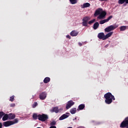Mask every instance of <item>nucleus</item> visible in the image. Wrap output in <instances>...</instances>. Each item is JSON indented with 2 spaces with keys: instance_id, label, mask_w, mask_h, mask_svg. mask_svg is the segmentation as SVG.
Segmentation results:
<instances>
[{
  "instance_id": "obj_1",
  "label": "nucleus",
  "mask_w": 128,
  "mask_h": 128,
  "mask_svg": "<svg viewBox=\"0 0 128 128\" xmlns=\"http://www.w3.org/2000/svg\"><path fill=\"white\" fill-rule=\"evenodd\" d=\"M104 98L105 100V102L107 104H110L112 102L113 100H116V98L112 94V93L108 92L104 95Z\"/></svg>"
},
{
  "instance_id": "obj_2",
  "label": "nucleus",
  "mask_w": 128,
  "mask_h": 128,
  "mask_svg": "<svg viewBox=\"0 0 128 128\" xmlns=\"http://www.w3.org/2000/svg\"><path fill=\"white\" fill-rule=\"evenodd\" d=\"M38 116V120L40 122H46L48 120V116L46 114H39Z\"/></svg>"
},
{
  "instance_id": "obj_3",
  "label": "nucleus",
  "mask_w": 128,
  "mask_h": 128,
  "mask_svg": "<svg viewBox=\"0 0 128 128\" xmlns=\"http://www.w3.org/2000/svg\"><path fill=\"white\" fill-rule=\"evenodd\" d=\"M120 127L122 128H128V116L126 117L121 122Z\"/></svg>"
},
{
  "instance_id": "obj_4",
  "label": "nucleus",
  "mask_w": 128,
  "mask_h": 128,
  "mask_svg": "<svg viewBox=\"0 0 128 128\" xmlns=\"http://www.w3.org/2000/svg\"><path fill=\"white\" fill-rule=\"evenodd\" d=\"M118 26H114V25H111L110 26H108V27L104 29V32H112V30H114Z\"/></svg>"
},
{
  "instance_id": "obj_5",
  "label": "nucleus",
  "mask_w": 128,
  "mask_h": 128,
  "mask_svg": "<svg viewBox=\"0 0 128 128\" xmlns=\"http://www.w3.org/2000/svg\"><path fill=\"white\" fill-rule=\"evenodd\" d=\"M2 118V120L4 122L9 120L8 114H6L4 112H0V120Z\"/></svg>"
},
{
  "instance_id": "obj_6",
  "label": "nucleus",
  "mask_w": 128,
  "mask_h": 128,
  "mask_svg": "<svg viewBox=\"0 0 128 128\" xmlns=\"http://www.w3.org/2000/svg\"><path fill=\"white\" fill-rule=\"evenodd\" d=\"M106 12L105 11H102L100 13V14L98 16V18L99 20H102V18H106Z\"/></svg>"
},
{
  "instance_id": "obj_7",
  "label": "nucleus",
  "mask_w": 128,
  "mask_h": 128,
  "mask_svg": "<svg viewBox=\"0 0 128 128\" xmlns=\"http://www.w3.org/2000/svg\"><path fill=\"white\" fill-rule=\"evenodd\" d=\"M74 104V102H72V100H71L68 101L66 104V110L70 108H72Z\"/></svg>"
},
{
  "instance_id": "obj_8",
  "label": "nucleus",
  "mask_w": 128,
  "mask_h": 128,
  "mask_svg": "<svg viewBox=\"0 0 128 128\" xmlns=\"http://www.w3.org/2000/svg\"><path fill=\"white\" fill-rule=\"evenodd\" d=\"M14 124V121H6L3 122V126L6 127L10 126H12Z\"/></svg>"
},
{
  "instance_id": "obj_9",
  "label": "nucleus",
  "mask_w": 128,
  "mask_h": 128,
  "mask_svg": "<svg viewBox=\"0 0 128 128\" xmlns=\"http://www.w3.org/2000/svg\"><path fill=\"white\" fill-rule=\"evenodd\" d=\"M70 112H66L65 114H62L59 120H62L65 118H68L70 116Z\"/></svg>"
},
{
  "instance_id": "obj_10",
  "label": "nucleus",
  "mask_w": 128,
  "mask_h": 128,
  "mask_svg": "<svg viewBox=\"0 0 128 128\" xmlns=\"http://www.w3.org/2000/svg\"><path fill=\"white\" fill-rule=\"evenodd\" d=\"M112 16H110L107 19L100 20V24H106V22H109L110 20H112Z\"/></svg>"
},
{
  "instance_id": "obj_11",
  "label": "nucleus",
  "mask_w": 128,
  "mask_h": 128,
  "mask_svg": "<svg viewBox=\"0 0 128 128\" xmlns=\"http://www.w3.org/2000/svg\"><path fill=\"white\" fill-rule=\"evenodd\" d=\"M102 12V8H98L94 14V16H99V14H100V13Z\"/></svg>"
},
{
  "instance_id": "obj_12",
  "label": "nucleus",
  "mask_w": 128,
  "mask_h": 128,
  "mask_svg": "<svg viewBox=\"0 0 128 128\" xmlns=\"http://www.w3.org/2000/svg\"><path fill=\"white\" fill-rule=\"evenodd\" d=\"M46 92H42L40 94V98L42 100H46Z\"/></svg>"
},
{
  "instance_id": "obj_13",
  "label": "nucleus",
  "mask_w": 128,
  "mask_h": 128,
  "mask_svg": "<svg viewBox=\"0 0 128 128\" xmlns=\"http://www.w3.org/2000/svg\"><path fill=\"white\" fill-rule=\"evenodd\" d=\"M98 38L100 40H104L105 39V36H104V32H100L98 34Z\"/></svg>"
},
{
  "instance_id": "obj_14",
  "label": "nucleus",
  "mask_w": 128,
  "mask_h": 128,
  "mask_svg": "<svg viewBox=\"0 0 128 128\" xmlns=\"http://www.w3.org/2000/svg\"><path fill=\"white\" fill-rule=\"evenodd\" d=\"M70 34L71 36H76L78 34V32L73 30L70 32Z\"/></svg>"
},
{
  "instance_id": "obj_15",
  "label": "nucleus",
  "mask_w": 128,
  "mask_h": 128,
  "mask_svg": "<svg viewBox=\"0 0 128 128\" xmlns=\"http://www.w3.org/2000/svg\"><path fill=\"white\" fill-rule=\"evenodd\" d=\"M84 108H86V105H84V104H80L78 106L77 110H82Z\"/></svg>"
},
{
  "instance_id": "obj_16",
  "label": "nucleus",
  "mask_w": 128,
  "mask_h": 128,
  "mask_svg": "<svg viewBox=\"0 0 128 128\" xmlns=\"http://www.w3.org/2000/svg\"><path fill=\"white\" fill-rule=\"evenodd\" d=\"M90 4L88 2L84 3L82 7V8H90Z\"/></svg>"
},
{
  "instance_id": "obj_17",
  "label": "nucleus",
  "mask_w": 128,
  "mask_h": 128,
  "mask_svg": "<svg viewBox=\"0 0 128 128\" xmlns=\"http://www.w3.org/2000/svg\"><path fill=\"white\" fill-rule=\"evenodd\" d=\"M8 116L9 120H14V118H16V114H12V113L9 114H8Z\"/></svg>"
},
{
  "instance_id": "obj_18",
  "label": "nucleus",
  "mask_w": 128,
  "mask_h": 128,
  "mask_svg": "<svg viewBox=\"0 0 128 128\" xmlns=\"http://www.w3.org/2000/svg\"><path fill=\"white\" fill-rule=\"evenodd\" d=\"M98 26H100V24L98 22H96L93 25V28L94 30H98Z\"/></svg>"
},
{
  "instance_id": "obj_19",
  "label": "nucleus",
  "mask_w": 128,
  "mask_h": 128,
  "mask_svg": "<svg viewBox=\"0 0 128 128\" xmlns=\"http://www.w3.org/2000/svg\"><path fill=\"white\" fill-rule=\"evenodd\" d=\"M114 34V32H110L108 34H107L104 38V40H106V38H110V36H112V35Z\"/></svg>"
},
{
  "instance_id": "obj_20",
  "label": "nucleus",
  "mask_w": 128,
  "mask_h": 128,
  "mask_svg": "<svg viewBox=\"0 0 128 128\" xmlns=\"http://www.w3.org/2000/svg\"><path fill=\"white\" fill-rule=\"evenodd\" d=\"M50 82V78L49 77L45 78L44 80V84H48V82Z\"/></svg>"
},
{
  "instance_id": "obj_21",
  "label": "nucleus",
  "mask_w": 128,
  "mask_h": 128,
  "mask_svg": "<svg viewBox=\"0 0 128 128\" xmlns=\"http://www.w3.org/2000/svg\"><path fill=\"white\" fill-rule=\"evenodd\" d=\"M51 112H56V114H58V112L59 110H58V107H54L52 108V110H51Z\"/></svg>"
},
{
  "instance_id": "obj_22",
  "label": "nucleus",
  "mask_w": 128,
  "mask_h": 128,
  "mask_svg": "<svg viewBox=\"0 0 128 128\" xmlns=\"http://www.w3.org/2000/svg\"><path fill=\"white\" fill-rule=\"evenodd\" d=\"M70 112L72 114H74L76 112V108H72L70 110Z\"/></svg>"
},
{
  "instance_id": "obj_23",
  "label": "nucleus",
  "mask_w": 128,
  "mask_h": 128,
  "mask_svg": "<svg viewBox=\"0 0 128 128\" xmlns=\"http://www.w3.org/2000/svg\"><path fill=\"white\" fill-rule=\"evenodd\" d=\"M90 20V16H85L83 18L82 21L86 22H88V20Z\"/></svg>"
},
{
  "instance_id": "obj_24",
  "label": "nucleus",
  "mask_w": 128,
  "mask_h": 128,
  "mask_svg": "<svg viewBox=\"0 0 128 128\" xmlns=\"http://www.w3.org/2000/svg\"><path fill=\"white\" fill-rule=\"evenodd\" d=\"M32 118L34 120H38V115L37 114H34L32 115Z\"/></svg>"
},
{
  "instance_id": "obj_25",
  "label": "nucleus",
  "mask_w": 128,
  "mask_h": 128,
  "mask_svg": "<svg viewBox=\"0 0 128 128\" xmlns=\"http://www.w3.org/2000/svg\"><path fill=\"white\" fill-rule=\"evenodd\" d=\"M78 0H70V2L72 4H76L78 3Z\"/></svg>"
},
{
  "instance_id": "obj_26",
  "label": "nucleus",
  "mask_w": 128,
  "mask_h": 128,
  "mask_svg": "<svg viewBox=\"0 0 128 128\" xmlns=\"http://www.w3.org/2000/svg\"><path fill=\"white\" fill-rule=\"evenodd\" d=\"M126 30V26H121L120 27V31L124 32V30Z\"/></svg>"
},
{
  "instance_id": "obj_27",
  "label": "nucleus",
  "mask_w": 128,
  "mask_h": 128,
  "mask_svg": "<svg viewBox=\"0 0 128 128\" xmlns=\"http://www.w3.org/2000/svg\"><path fill=\"white\" fill-rule=\"evenodd\" d=\"M124 2H126V0H118V4H124Z\"/></svg>"
},
{
  "instance_id": "obj_28",
  "label": "nucleus",
  "mask_w": 128,
  "mask_h": 128,
  "mask_svg": "<svg viewBox=\"0 0 128 128\" xmlns=\"http://www.w3.org/2000/svg\"><path fill=\"white\" fill-rule=\"evenodd\" d=\"M96 22V19H93L88 22V24H94Z\"/></svg>"
},
{
  "instance_id": "obj_29",
  "label": "nucleus",
  "mask_w": 128,
  "mask_h": 128,
  "mask_svg": "<svg viewBox=\"0 0 128 128\" xmlns=\"http://www.w3.org/2000/svg\"><path fill=\"white\" fill-rule=\"evenodd\" d=\"M14 96H10V102H14Z\"/></svg>"
},
{
  "instance_id": "obj_30",
  "label": "nucleus",
  "mask_w": 128,
  "mask_h": 128,
  "mask_svg": "<svg viewBox=\"0 0 128 128\" xmlns=\"http://www.w3.org/2000/svg\"><path fill=\"white\" fill-rule=\"evenodd\" d=\"M82 26H88V22L83 21V22H82Z\"/></svg>"
},
{
  "instance_id": "obj_31",
  "label": "nucleus",
  "mask_w": 128,
  "mask_h": 128,
  "mask_svg": "<svg viewBox=\"0 0 128 128\" xmlns=\"http://www.w3.org/2000/svg\"><path fill=\"white\" fill-rule=\"evenodd\" d=\"M38 106V102H35L32 104V106L33 108H36V106Z\"/></svg>"
},
{
  "instance_id": "obj_32",
  "label": "nucleus",
  "mask_w": 128,
  "mask_h": 128,
  "mask_svg": "<svg viewBox=\"0 0 128 128\" xmlns=\"http://www.w3.org/2000/svg\"><path fill=\"white\" fill-rule=\"evenodd\" d=\"M50 126H56V121H53L50 122Z\"/></svg>"
},
{
  "instance_id": "obj_33",
  "label": "nucleus",
  "mask_w": 128,
  "mask_h": 128,
  "mask_svg": "<svg viewBox=\"0 0 128 128\" xmlns=\"http://www.w3.org/2000/svg\"><path fill=\"white\" fill-rule=\"evenodd\" d=\"M10 106L11 108H14V107L16 106V104H14V103L11 104H10Z\"/></svg>"
},
{
  "instance_id": "obj_34",
  "label": "nucleus",
  "mask_w": 128,
  "mask_h": 128,
  "mask_svg": "<svg viewBox=\"0 0 128 128\" xmlns=\"http://www.w3.org/2000/svg\"><path fill=\"white\" fill-rule=\"evenodd\" d=\"M18 122V119H14V122H13L14 124H16Z\"/></svg>"
},
{
  "instance_id": "obj_35",
  "label": "nucleus",
  "mask_w": 128,
  "mask_h": 128,
  "mask_svg": "<svg viewBox=\"0 0 128 128\" xmlns=\"http://www.w3.org/2000/svg\"><path fill=\"white\" fill-rule=\"evenodd\" d=\"M66 38H69V40H70V35H67Z\"/></svg>"
},
{
  "instance_id": "obj_36",
  "label": "nucleus",
  "mask_w": 128,
  "mask_h": 128,
  "mask_svg": "<svg viewBox=\"0 0 128 128\" xmlns=\"http://www.w3.org/2000/svg\"><path fill=\"white\" fill-rule=\"evenodd\" d=\"M2 128V122H0V128Z\"/></svg>"
},
{
  "instance_id": "obj_37",
  "label": "nucleus",
  "mask_w": 128,
  "mask_h": 128,
  "mask_svg": "<svg viewBox=\"0 0 128 128\" xmlns=\"http://www.w3.org/2000/svg\"><path fill=\"white\" fill-rule=\"evenodd\" d=\"M50 128H56V126H51Z\"/></svg>"
},
{
  "instance_id": "obj_38",
  "label": "nucleus",
  "mask_w": 128,
  "mask_h": 128,
  "mask_svg": "<svg viewBox=\"0 0 128 128\" xmlns=\"http://www.w3.org/2000/svg\"><path fill=\"white\" fill-rule=\"evenodd\" d=\"M78 44H79L80 46H82V44L80 42H79Z\"/></svg>"
},
{
  "instance_id": "obj_39",
  "label": "nucleus",
  "mask_w": 128,
  "mask_h": 128,
  "mask_svg": "<svg viewBox=\"0 0 128 128\" xmlns=\"http://www.w3.org/2000/svg\"><path fill=\"white\" fill-rule=\"evenodd\" d=\"M100 2H106L108 0H99Z\"/></svg>"
},
{
  "instance_id": "obj_40",
  "label": "nucleus",
  "mask_w": 128,
  "mask_h": 128,
  "mask_svg": "<svg viewBox=\"0 0 128 128\" xmlns=\"http://www.w3.org/2000/svg\"><path fill=\"white\" fill-rule=\"evenodd\" d=\"M108 44H106V46H105V48H108Z\"/></svg>"
},
{
  "instance_id": "obj_41",
  "label": "nucleus",
  "mask_w": 128,
  "mask_h": 128,
  "mask_svg": "<svg viewBox=\"0 0 128 128\" xmlns=\"http://www.w3.org/2000/svg\"><path fill=\"white\" fill-rule=\"evenodd\" d=\"M76 120V118H75L74 119H73V120Z\"/></svg>"
},
{
  "instance_id": "obj_42",
  "label": "nucleus",
  "mask_w": 128,
  "mask_h": 128,
  "mask_svg": "<svg viewBox=\"0 0 128 128\" xmlns=\"http://www.w3.org/2000/svg\"><path fill=\"white\" fill-rule=\"evenodd\" d=\"M126 4H128V0H126Z\"/></svg>"
},
{
  "instance_id": "obj_43",
  "label": "nucleus",
  "mask_w": 128,
  "mask_h": 128,
  "mask_svg": "<svg viewBox=\"0 0 128 128\" xmlns=\"http://www.w3.org/2000/svg\"><path fill=\"white\" fill-rule=\"evenodd\" d=\"M67 128H72V127H68Z\"/></svg>"
}]
</instances>
